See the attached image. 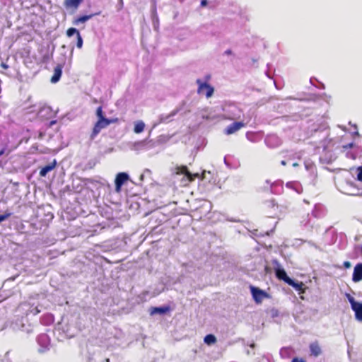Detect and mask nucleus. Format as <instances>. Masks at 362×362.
<instances>
[{
	"label": "nucleus",
	"instance_id": "nucleus-1",
	"mask_svg": "<svg viewBox=\"0 0 362 362\" xmlns=\"http://www.w3.org/2000/svg\"><path fill=\"white\" fill-rule=\"evenodd\" d=\"M118 121L117 118L115 119H98V122L95 123L93 132L90 135V139H93L103 129L108 127L110 124L115 123Z\"/></svg>",
	"mask_w": 362,
	"mask_h": 362
},
{
	"label": "nucleus",
	"instance_id": "nucleus-2",
	"mask_svg": "<svg viewBox=\"0 0 362 362\" xmlns=\"http://www.w3.org/2000/svg\"><path fill=\"white\" fill-rule=\"evenodd\" d=\"M37 342L40 346L39 352L44 353L50 348V339L47 334H41L37 338Z\"/></svg>",
	"mask_w": 362,
	"mask_h": 362
},
{
	"label": "nucleus",
	"instance_id": "nucleus-3",
	"mask_svg": "<svg viewBox=\"0 0 362 362\" xmlns=\"http://www.w3.org/2000/svg\"><path fill=\"white\" fill-rule=\"evenodd\" d=\"M199 85L198 93L202 95H205L207 98L212 96L214 93V88L206 83H203L200 79L197 81Z\"/></svg>",
	"mask_w": 362,
	"mask_h": 362
},
{
	"label": "nucleus",
	"instance_id": "nucleus-4",
	"mask_svg": "<svg viewBox=\"0 0 362 362\" xmlns=\"http://www.w3.org/2000/svg\"><path fill=\"white\" fill-rule=\"evenodd\" d=\"M273 267L275 274L278 279L284 281L286 283H287L288 279H291V278L287 276L286 271L281 266L278 261H273Z\"/></svg>",
	"mask_w": 362,
	"mask_h": 362
},
{
	"label": "nucleus",
	"instance_id": "nucleus-5",
	"mask_svg": "<svg viewBox=\"0 0 362 362\" xmlns=\"http://www.w3.org/2000/svg\"><path fill=\"white\" fill-rule=\"evenodd\" d=\"M250 291L257 303H261L264 298L268 297L265 291L252 286H250Z\"/></svg>",
	"mask_w": 362,
	"mask_h": 362
},
{
	"label": "nucleus",
	"instance_id": "nucleus-6",
	"mask_svg": "<svg viewBox=\"0 0 362 362\" xmlns=\"http://www.w3.org/2000/svg\"><path fill=\"white\" fill-rule=\"evenodd\" d=\"M176 173L179 175H184L186 177L187 182H192L196 177H199L198 173H190L186 166H180L176 168Z\"/></svg>",
	"mask_w": 362,
	"mask_h": 362
},
{
	"label": "nucleus",
	"instance_id": "nucleus-7",
	"mask_svg": "<svg viewBox=\"0 0 362 362\" xmlns=\"http://www.w3.org/2000/svg\"><path fill=\"white\" fill-rule=\"evenodd\" d=\"M129 175L126 173H119L117 175L115 178V191L119 192L122 186L129 180Z\"/></svg>",
	"mask_w": 362,
	"mask_h": 362
},
{
	"label": "nucleus",
	"instance_id": "nucleus-8",
	"mask_svg": "<svg viewBox=\"0 0 362 362\" xmlns=\"http://www.w3.org/2000/svg\"><path fill=\"white\" fill-rule=\"evenodd\" d=\"M241 117V110L235 105H230L227 110L226 118L230 120L240 119Z\"/></svg>",
	"mask_w": 362,
	"mask_h": 362
},
{
	"label": "nucleus",
	"instance_id": "nucleus-9",
	"mask_svg": "<svg viewBox=\"0 0 362 362\" xmlns=\"http://www.w3.org/2000/svg\"><path fill=\"white\" fill-rule=\"evenodd\" d=\"M181 107H178L173 110L169 114H163L159 116V123H168L173 120L175 117L180 111H181Z\"/></svg>",
	"mask_w": 362,
	"mask_h": 362
},
{
	"label": "nucleus",
	"instance_id": "nucleus-10",
	"mask_svg": "<svg viewBox=\"0 0 362 362\" xmlns=\"http://www.w3.org/2000/svg\"><path fill=\"white\" fill-rule=\"evenodd\" d=\"M265 143L269 147L275 148L281 145V141L276 135L272 134L266 137Z\"/></svg>",
	"mask_w": 362,
	"mask_h": 362
},
{
	"label": "nucleus",
	"instance_id": "nucleus-11",
	"mask_svg": "<svg viewBox=\"0 0 362 362\" xmlns=\"http://www.w3.org/2000/svg\"><path fill=\"white\" fill-rule=\"evenodd\" d=\"M245 124L243 122H236L230 124L225 129V133L228 135L234 134L240 130L242 127H245Z\"/></svg>",
	"mask_w": 362,
	"mask_h": 362
},
{
	"label": "nucleus",
	"instance_id": "nucleus-12",
	"mask_svg": "<svg viewBox=\"0 0 362 362\" xmlns=\"http://www.w3.org/2000/svg\"><path fill=\"white\" fill-rule=\"evenodd\" d=\"M37 115L42 119H49L54 116V112L50 107L43 106L38 111Z\"/></svg>",
	"mask_w": 362,
	"mask_h": 362
},
{
	"label": "nucleus",
	"instance_id": "nucleus-13",
	"mask_svg": "<svg viewBox=\"0 0 362 362\" xmlns=\"http://www.w3.org/2000/svg\"><path fill=\"white\" fill-rule=\"evenodd\" d=\"M313 215L316 218H320L325 215L326 209L321 204H317L312 211Z\"/></svg>",
	"mask_w": 362,
	"mask_h": 362
},
{
	"label": "nucleus",
	"instance_id": "nucleus-14",
	"mask_svg": "<svg viewBox=\"0 0 362 362\" xmlns=\"http://www.w3.org/2000/svg\"><path fill=\"white\" fill-rule=\"evenodd\" d=\"M352 280L354 282L362 280V263L357 264L354 267Z\"/></svg>",
	"mask_w": 362,
	"mask_h": 362
},
{
	"label": "nucleus",
	"instance_id": "nucleus-15",
	"mask_svg": "<svg viewBox=\"0 0 362 362\" xmlns=\"http://www.w3.org/2000/svg\"><path fill=\"white\" fill-rule=\"evenodd\" d=\"M286 187L295 191L297 194H300L303 192L301 184L297 181L288 182Z\"/></svg>",
	"mask_w": 362,
	"mask_h": 362
},
{
	"label": "nucleus",
	"instance_id": "nucleus-16",
	"mask_svg": "<svg viewBox=\"0 0 362 362\" xmlns=\"http://www.w3.org/2000/svg\"><path fill=\"white\" fill-rule=\"evenodd\" d=\"M148 144L147 140L136 141L132 144L131 149L133 151L146 150L148 148L147 147Z\"/></svg>",
	"mask_w": 362,
	"mask_h": 362
},
{
	"label": "nucleus",
	"instance_id": "nucleus-17",
	"mask_svg": "<svg viewBox=\"0 0 362 362\" xmlns=\"http://www.w3.org/2000/svg\"><path fill=\"white\" fill-rule=\"evenodd\" d=\"M56 165V160H54L52 162L41 168L40 171V175L41 177H45L49 172L52 171L53 169L55 168Z\"/></svg>",
	"mask_w": 362,
	"mask_h": 362
},
{
	"label": "nucleus",
	"instance_id": "nucleus-18",
	"mask_svg": "<svg viewBox=\"0 0 362 362\" xmlns=\"http://www.w3.org/2000/svg\"><path fill=\"white\" fill-rule=\"evenodd\" d=\"M62 73V65H57L54 69V74L51 78V82L55 83L58 82L61 78Z\"/></svg>",
	"mask_w": 362,
	"mask_h": 362
},
{
	"label": "nucleus",
	"instance_id": "nucleus-19",
	"mask_svg": "<svg viewBox=\"0 0 362 362\" xmlns=\"http://www.w3.org/2000/svg\"><path fill=\"white\" fill-rule=\"evenodd\" d=\"M13 329H21L27 333H30L32 330L30 329L25 328V325L23 322V319L18 320L16 322L12 325Z\"/></svg>",
	"mask_w": 362,
	"mask_h": 362
},
{
	"label": "nucleus",
	"instance_id": "nucleus-20",
	"mask_svg": "<svg viewBox=\"0 0 362 362\" xmlns=\"http://www.w3.org/2000/svg\"><path fill=\"white\" fill-rule=\"evenodd\" d=\"M169 311L168 307H153L151 308V315H153L156 314L163 315Z\"/></svg>",
	"mask_w": 362,
	"mask_h": 362
},
{
	"label": "nucleus",
	"instance_id": "nucleus-21",
	"mask_svg": "<svg viewBox=\"0 0 362 362\" xmlns=\"http://www.w3.org/2000/svg\"><path fill=\"white\" fill-rule=\"evenodd\" d=\"M355 313V318L357 321L362 322V303H359L352 309Z\"/></svg>",
	"mask_w": 362,
	"mask_h": 362
},
{
	"label": "nucleus",
	"instance_id": "nucleus-22",
	"mask_svg": "<svg viewBox=\"0 0 362 362\" xmlns=\"http://www.w3.org/2000/svg\"><path fill=\"white\" fill-rule=\"evenodd\" d=\"M287 284L293 287L296 290L298 291L300 293H303L304 284L302 282H296L291 279H288Z\"/></svg>",
	"mask_w": 362,
	"mask_h": 362
},
{
	"label": "nucleus",
	"instance_id": "nucleus-23",
	"mask_svg": "<svg viewBox=\"0 0 362 362\" xmlns=\"http://www.w3.org/2000/svg\"><path fill=\"white\" fill-rule=\"evenodd\" d=\"M83 0H65L64 6L66 8H77Z\"/></svg>",
	"mask_w": 362,
	"mask_h": 362
},
{
	"label": "nucleus",
	"instance_id": "nucleus-24",
	"mask_svg": "<svg viewBox=\"0 0 362 362\" xmlns=\"http://www.w3.org/2000/svg\"><path fill=\"white\" fill-rule=\"evenodd\" d=\"M310 350L311 352V354L314 356H318L321 354V348L317 343H312L310 345Z\"/></svg>",
	"mask_w": 362,
	"mask_h": 362
},
{
	"label": "nucleus",
	"instance_id": "nucleus-25",
	"mask_svg": "<svg viewBox=\"0 0 362 362\" xmlns=\"http://www.w3.org/2000/svg\"><path fill=\"white\" fill-rule=\"evenodd\" d=\"M144 127H145V124L144 122H142L141 120L136 121L134 124V132L136 134H139L144 131Z\"/></svg>",
	"mask_w": 362,
	"mask_h": 362
},
{
	"label": "nucleus",
	"instance_id": "nucleus-26",
	"mask_svg": "<svg viewBox=\"0 0 362 362\" xmlns=\"http://www.w3.org/2000/svg\"><path fill=\"white\" fill-rule=\"evenodd\" d=\"M93 17V15H86L77 18L74 20V24L78 25L81 23H84Z\"/></svg>",
	"mask_w": 362,
	"mask_h": 362
},
{
	"label": "nucleus",
	"instance_id": "nucleus-27",
	"mask_svg": "<svg viewBox=\"0 0 362 362\" xmlns=\"http://www.w3.org/2000/svg\"><path fill=\"white\" fill-rule=\"evenodd\" d=\"M204 342L208 345H211L216 341V338L213 334H207L204 339Z\"/></svg>",
	"mask_w": 362,
	"mask_h": 362
},
{
	"label": "nucleus",
	"instance_id": "nucleus-28",
	"mask_svg": "<svg viewBox=\"0 0 362 362\" xmlns=\"http://www.w3.org/2000/svg\"><path fill=\"white\" fill-rule=\"evenodd\" d=\"M346 297L351 304V309L356 306L359 303L355 300V298L349 293H346Z\"/></svg>",
	"mask_w": 362,
	"mask_h": 362
},
{
	"label": "nucleus",
	"instance_id": "nucleus-29",
	"mask_svg": "<svg viewBox=\"0 0 362 362\" xmlns=\"http://www.w3.org/2000/svg\"><path fill=\"white\" fill-rule=\"evenodd\" d=\"M290 349L288 348H284L281 349L280 354L283 358H287L289 357L291 353H289Z\"/></svg>",
	"mask_w": 362,
	"mask_h": 362
},
{
	"label": "nucleus",
	"instance_id": "nucleus-30",
	"mask_svg": "<svg viewBox=\"0 0 362 362\" xmlns=\"http://www.w3.org/2000/svg\"><path fill=\"white\" fill-rule=\"evenodd\" d=\"M78 33H79L78 30L74 28H71L68 29V30L66 32V34L69 37H71L75 34L77 36Z\"/></svg>",
	"mask_w": 362,
	"mask_h": 362
},
{
	"label": "nucleus",
	"instance_id": "nucleus-31",
	"mask_svg": "<svg viewBox=\"0 0 362 362\" xmlns=\"http://www.w3.org/2000/svg\"><path fill=\"white\" fill-rule=\"evenodd\" d=\"M96 115L98 118V119H106L105 116L103 115V112L102 110V107H98L96 110Z\"/></svg>",
	"mask_w": 362,
	"mask_h": 362
},
{
	"label": "nucleus",
	"instance_id": "nucleus-32",
	"mask_svg": "<svg viewBox=\"0 0 362 362\" xmlns=\"http://www.w3.org/2000/svg\"><path fill=\"white\" fill-rule=\"evenodd\" d=\"M288 160H291V159H294V158H298V159H300L301 158V153H291V154H289L288 156Z\"/></svg>",
	"mask_w": 362,
	"mask_h": 362
},
{
	"label": "nucleus",
	"instance_id": "nucleus-33",
	"mask_svg": "<svg viewBox=\"0 0 362 362\" xmlns=\"http://www.w3.org/2000/svg\"><path fill=\"white\" fill-rule=\"evenodd\" d=\"M76 37H77V44H76L77 47L81 48L83 46V39H82L80 33H78V35Z\"/></svg>",
	"mask_w": 362,
	"mask_h": 362
},
{
	"label": "nucleus",
	"instance_id": "nucleus-34",
	"mask_svg": "<svg viewBox=\"0 0 362 362\" xmlns=\"http://www.w3.org/2000/svg\"><path fill=\"white\" fill-rule=\"evenodd\" d=\"M11 215V213L10 212H6L5 214L0 215V223L6 220L8 217H10Z\"/></svg>",
	"mask_w": 362,
	"mask_h": 362
},
{
	"label": "nucleus",
	"instance_id": "nucleus-35",
	"mask_svg": "<svg viewBox=\"0 0 362 362\" xmlns=\"http://www.w3.org/2000/svg\"><path fill=\"white\" fill-rule=\"evenodd\" d=\"M357 172V178L359 181L362 182V166L358 168Z\"/></svg>",
	"mask_w": 362,
	"mask_h": 362
},
{
	"label": "nucleus",
	"instance_id": "nucleus-36",
	"mask_svg": "<svg viewBox=\"0 0 362 362\" xmlns=\"http://www.w3.org/2000/svg\"><path fill=\"white\" fill-rule=\"evenodd\" d=\"M30 312L31 313H33V315H37V314H38L40 312V310L37 308V307H35V308L31 309L30 310Z\"/></svg>",
	"mask_w": 362,
	"mask_h": 362
},
{
	"label": "nucleus",
	"instance_id": "nucleus-37",
	"mask_svg": "<svg viewBox=\"0 0 362 362\" xmlns=\"http://www.w3.org/2000/svg\"><path fill=\"white\" fill-rule=\"evenodd\" d=\"M354 146V143H350L347 145H345V146H343V148H353Z\"/></svg>",
	"mask_w": 362,
	"mask_h": 362
},
{
	"label": "nucleus",
	"instance_id": "nucleus-38",
	"mask_svg": "<svg viewBox=\"0 0 362 362\" xmlns=\"http://www.w3.org/2000/svg\"><path fill=\"white\" fill-rule=\"evenodd\" d=\"M351 264L350 262H349V261H345V262H344V267L345 268H350V267H351Z\"/></svg>",
	"mask_w": 362,
	"mask_h": 362
},
{
	"label": "nucleus",
	"instance_id": "nucleus-39",
	"mask_svg": "<svg viewBox=\"0 0 362 362\" xmlns=\"http://www.w3.org/2000/svg\"><path fill=\"white\" fill-rule=\"evenodd\" d=\"M291 362H305V361L302 358H294Z\"/></svg>",
	"mask_w": 362,
	"mask_h": 362
},
{
	"label": "nucleus",
	"instance_id": "nucleus-40",
	"mask_svg": "<svg viewBox=\"0 0 362 362\" xmlns=\"http://www.w3.org/2000/svg\"><path fill=\"white\" fill-rule=\"evenodd\" d=\"M207 5V0H202L201 1V6H205Z\"/></svg>",
	"mask_w": 362,
	"mask_h": 362
},
{
	"label": "nucleus",
	"instance_id": "nucleus-41",
	"mask_svg": "<svg viewBox=\"0 0 362 362\" xmlns=\"http://www.w3.org/2000/svg\"><path fill=\"white\" fill-rule=\"evenodd\" d=\"M1 66L5 69H8V66L6 65L5 63H1Z\"/></svg>",
	"mask_w": 362,
	"mask_h": 362
},
{
	"label": "nucleus",
	"instance_id": "nucleus-42",
	"mask_svg": "<svg viewBox=\"0 0 362 362\" xmlns=\"http://www.w3.org/2000/svg\"><path fill=\"white\" fill-rule=\"evenodd\" d=\"M286 163H287V161H286V160H281V164L282 165H286Z\"/></svg>",
	"mask_w": 362,
	"mask_h": 362
},
{
	"label": "nucleus",
	"instance_id": "nucleus-43",
	"mask_svg": "<svg viewBox=\"0 0 362 362\" xmlns=\"http://www.w3.org/2000/svg\"><path fill=\"white\" fill-rule=\"evenodd\" d=\"M231 53V51L230 49H228L225 52L226 54H230Z\"/></svg>",
	"mask_w": 362,
	"mask_h": 362
},
{
	"label": "nucleus",
	"instance_id": "nucleus-44",
	"mask_svg": "<svg viewBox=\"0 0 362 362\" xmlns=\"http://www.w3.org/2000/svg\"><path fill=\"white\" fill-rule=\"evenodd\" d=\"M292 165H293V167H296V166H298V164L297 163H293L292 164Z\"/></svg>",
	"mask_w": 362,
	"mask_h": 362
},
{
	"label": "nucleus",
	"instance_id": "nucleus-45",
	"mask_svg": "<svg viewBox=\"0 0 362 362\" xmlns=\"http://www.w3.org/2000/svg\"><path fill=\"white\" fill-rule=\"evenodd\" d=\"M224 163L226 165H228V163H227V160H226V158H224Z\"/></svg>",
	"mask_w": 362,
	"mask_h": 362
},
{
	"label": "nucleus",
	"instance_id": "nucleus-46",
	"mask_svg": "<svg viewBox=\"0 0 362 362\" xmlns=\"http://www.w3.org/2000/svg\"><path fill=\"white\" fill-rule=\"evenodd\" d=\"M354 134V135H359V134L357 131H356Z\"/></svg>",
	"mask_w": 362,
	"mask_h": 362
},
{
	"label": "nucleus",
	"instance_id": "nucleus-47",
	"mask_svg": "<svg viewBox=\"0 0 362 362\" xmlns=\"http://www.w3.org/2000/svg\"><path fill=\"white\" fill-rule=\"evenodd\" d=\"M140 179H141V180L144 179V175H143V174H142V175H141V176H140Z\"/></svg>",
	"mask_w": 362,
	"mask_h": 362
},
{
	"label": "nucleus",
	"instance_id": "nucleus-48",
	"mask_svg": "<svg viewBox=\"0 0 362 362\" xmlns=\"http://www.w3.org/2000/svg\"><path fill=\"white\" fill-rule=\"evenodd\" d=\"M119 2H120V4H121V6H122V4H123L122 0H119Z\"/></svg>",
	"mask_w": 362,
	"mask_h": 362
},
{
	"label": "nucleus",
	"instance_id": "nucleus-49",
	"mask_svg": "<svg viewBox=\"0 0 362 362\" xmlns=\"http://www.w3.org/2000/svg\"><path fill=\"white\" fill-rule=\"evenodd\" d=\"M55 122H56L55 121H52L51 122V125L53 124H55Z\"/></svg>",
	"mask_w": 362,
	"mask_h": 362
},
{
	"label": "nucleus",
	"instance_id": "nucleus-50",
	"mask_svg": "<svg viewBox=\"0 0 362 362\" xmlns=\"http://www.w3.org/2000/svg\"><path fill=\"white\" fill-rule=\"evenodd\" d=\"M106 362H110V359L109 358H106Z\"/></svg>",
	"mask_w": 362,
	"mask_h": 362
},
{
	"label": "nucleus",
	"instance_id": "nucleus-51",
	"mask_svg": "<svg viewBox=\"0 0 362 362\" xmlns=\"http://www.w3.org/2000/svg\"><path fill=\"white\" fill-rule=\"evenodd\" d=\"M4 153L3 151L0 152V156H1Z\"/></svg>",
	"mask_w": 362,
	"mask_h": 362
},
{
	"label": "nucleus",
	"instance_id": "nucleus-52",
	"mask_svg": "<svg viewBox=\"0 0 362 362\" xmlns=\"http://www.w3.org/2000/svg\"><path fill=\"white\" fill-rule=\"evenodd\" d=\"M146 171L148 172V173H150V170H148V169H146Z\"/></svg>",
	"mask_w": 362,
	"mask_h": 362
}]
</instances>
